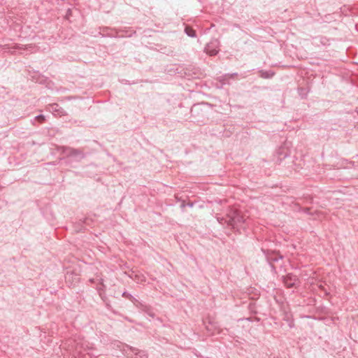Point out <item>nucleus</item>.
<instances>
[{
    "instance_id": "1",
    "label": "nucleus",
    "mask_w": 358,
    "mask_h": 358,
    "mask_svg": "<svg viewBox=\"0 0 358 358\" xmlns=\"http://www.w3.org/2000/svg\"><path fill=\"white\" fill-rule=\"evenodd\" d=\"M64 348H66L71 353L76 356L83 355V352H87L92 357H97L98 354L94 352V349L86 341L80 338H69L64 343Z\"/></svg>"
},
{
    "instance_id": "2",
    "label": "nucleus",
    "mask_w": 358,
    "mask_h": 358,
    "mask_svg": "<svg viewBox=\"0 0 358 358\" xmlns=\"http://www.w3.org/2000/svg\"><path fill=\"white\" fill-rule=\"evenodd\" d=\"M227 225L234 229L241 227L246 222V218L238 210L231 209L227 213Z\"/></svg>"
},
{
    "instance_id": "3",
    "label": "nucleus",
    "mask_w": 358,
    "mask_h": 358,
    "mask_svg": "<svg viewBox=\"0 0 358 358\" xmlns=\"http://www.w3.org/2000/svg\"><path fill=\"white\" fill-rule=\"evenodd\" d=\"M62 152L66 155L67 158H72L76 162H79L85 157V154L78 149L70 147H64Z\"/></svg>"
},
{
    "instance_id": "4",
    "label": "nucleus",
    "mask_w": 358,
    "mask_h": 358,
    "mask_svg": "<svg viewBox=\"0 0 358 358\" xmlns=\"http://www.w3.org/2000/svg\"><path fill=\"white\" fill-rule=\"evenodd\" d=\"M220 41L218 39H212L205 47V52L210 55H216L219 52Z\"/></svg>"
},
{
    "instance_id": "5",
    "label": "nucleus",
    "mask_w": 358,
    "mask_h": 358,
    "mask_svg": "<svg viewBox=\"0 0 358 358\" xmlns=\"http://www.w3.org/2000/svg\"><path fill=\"white\" fill-rule=\"evenodd\" d=\"M125 348H127L128 350H129L131 352V354L126 352L128 357H130V358H148V353L144 350H138V349L131 347L130 345H126Z\"/></svg>"
},
{
    "instance_id": "6",
    "label": "nucleus",
    "mask_w": 358,
    "mask_h": 358,
    "mask_svg": "<svg viewBox=\"0 0 358 358\" xmlns=\"http://www.w3.org/2000/svg\"><path fill=\"white\" fill-rule=\"evenodd\" d=\"M283 282L287 288H292L296 287L299 283V280L296 275L289 273L282 277Z\"/></svg>"
},
{
    "instance_id": "7",
    "label": "nucleus",
    "mask_w": 358,
    "mask_h": 358,
    "mask_svg": "<svg viewBox=\"0 0 358 358\" xmlns=\"http://www.w3.org/2000/svg\"><path fill=\"white\" fill-rule=\"evenodd\" d=\"M50 110L55 115H59L60 116H64L67 115L66 112L57 103H53L50 105Z\"/></svg>"
},
{
    "instance_id": "8",
    "label": "nucleus",
    "mask_w": 358,
    "mask_h": 358,
    "mask_svg": "<svg viewBox=\"0 0 358 358\" xmlns=\"http://www.w3.org/2000/svg\"><path fill=\"white\" fill-rule=\"evenodd\" d=\"M274 72L272 71H260V76L264 79H269L273 78Z\"/></svg>"
},
{
    "instance_id": "9",
    "label": "nucleus",
    "mask_w": 358,
    "mask_h": 358,
    "mask_svg": "<svg viewBox=\"0 0 358 358\" xmlns=\"http://www.w3.org/2000/svg\"><path fill=\"white\" fill-rule=\"evenodd\" d=\"M185 32L189 37L194 38L196 36V31L189 26L185 27Z\"/></svg>"
},
{
    "instance_id": "10",
    "label": "nucleus",
    "mask_w": 358,
    "mask_h": 358,
    "mask_svg": "<svg viewBox=\"0 0 358 358\" xmlns=\"http://www.w3.org/2000/svg\"><path fill=\"white\" fill-rule=\"evenodd\" d=\"M34 120H37L40 123H43L45 120V117L43 115H38L34 117Z\"/></svg>"
},
{
    "instance_id": "11",
    "label": "nucleus",
    "mask_w": 358,
    "mask_h": 358,
    "mask_svg": "<svg viewBox=\"0 0 358 358\" xmlns=\"http://www.w3.org/2000/svg\"><path fill=\"white\" fill-rule=\"evenodd\" d=\"M122 296L127 298L131 301L135 300L134 297L132 296L131 294H130L129 293L126 292H123Z\"/></svg>"
},
{
    "instance_id": "12",
    "label": "nucleus",
    "mask_w": 358,
    "mask_h": 358,
    "mask_svg": "<svg viewBox=\"0 0 358 358\" xmlns=\"http://www.w3.org/2000/svg\"><path fill=\"white\" fill-rule=\"evenodd\" d=\"M299 95L303 98L306 96L307 93L306 92V90L303 89V88H299Z\"/></svg>"
},
{
    "instance_id": "13",
    "label": "nucleus",
    "mask_w": 358,
    "mask_h": 358,
    "mask_svg": "<svg viewBox=\"0 0 358 358\" xmlns=\"http://www.w3.org/2000/svg\"><path fill=\"white\" fill-rule=\"evenodd\" d=\"M217 221L220 223V224H224V223H227V218H224L223 217H217Z\"/></svg>"
},
{
    "instance_id": "14",
    "label": "nucleus",
    "mask_w": 358,
    "mask_h": 358,
    "mask_svg": "<svg viewBox=\"0 0 358 358\" xmlns=\"http://www.w3.org/2000/svg\"><path fill=\"white\" fill-rule=\"evenodd\" d=\"M72 14V10L71 8H69L66 13V18L69 19L70 16H71Z\"/></svg>"
},
{
    "instance_id": "15",
    "label": "nucleus",
    "mask_w": 358,
    "mask_h": 358,
    "mask_svg": "<svg viewBox=\"0 0 358 358\" xmlns=\"http://www.w3.org/2000/svg\"><path fill=\"white\" fill-rule=\"evenodd\" d=\"M185 206H189V207H190V208H191V207H192V206H193V203H190V202H189V203H187V204L182 203V204L181 205V206H182V208H184Z\"/></svg>"
},
{
    "instance_id": "16",
    "label": "nucleus",
    "mask_w": 358,
    "mask_h": 358,
    "mask_svg": "<svg viewBox=\"0 0 358 358\" xmlns=\"http://www.w3.org/2000/svg\"><path fill=\"white\" fill-rule=\"evenodd\" d=\"M280 259H282V256L273 257L271 259V261L278 262Z\"/></svg>"
},
{
    "instance_id": "17",
    "label": "nucleus",
    "mask_w": 358,
    "mask_h": 358,
    "mask_svg": "<svg viewBox=\"0 0 358 358\" xmlns=\"http://www.w3.org/2000/svg\"><path fill=\"white\" fill-rule=\"evenodd\" d=\"M303 210L306 213H308V214H309V213H310V212H309V211H310V208H303Z\"/></svg>"
},
{
    "instance_id": "18",
    "label": "nucleus",
    "mask_w": 358,
    "mask_h": 358,
    "mask_svg": "<svg viewBox=\"0 0 358 358\" xmlns=\"http://www.w3.org/2000/svg\"><path fill=\"white\" fill-rule=\"evenodd\" d=\"M236 76H237V73H232V74H231V75H230V76H231V78L235 77Z\"/></svg>"
},
{
    "instance_id": "19",
    "label": "nucleus",
    "mask_w": 358,
    "mask_h": 358,
    "mask_svg": "<svg viewBox=\"0 0 358 358\" xmlns=\"http://www.w3.org/2000/svg\"><path fill=\"white\" fill-rule=\"evenodd\" d=\"M287 156V154H285L284 157H286Z\"/></svg>"
}]
</instances>
